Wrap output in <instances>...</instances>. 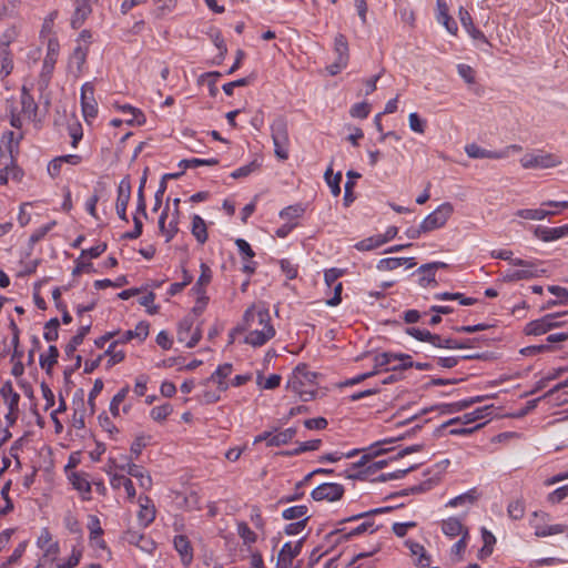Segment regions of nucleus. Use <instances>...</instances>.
Here are the masks:
<instances>
[{"label": "nucleus", "instance_id": "2", "mask_svg": "<svg viewBox=\"0 0 568 568\" xmlns=\"http://www.w3.org/2000/svg\"><path fill=\"white\" fill-rule=\"evenodd\" d=\"M271 131L276 158L283 161L287 160L290 139L286 119L277 116L271 124Z\"/></svg>", "mask_w": 568, "mask_h": 568}, {"label": "nucleus", "instance_id": "33", "mask_svg": "<svg viewBox=\"0 0 568 568\" xmlns=\"http://www.w3.org/2000/svg\"><path fill=\"white\" fill-rule=\"evenodd\" d=\"M168 210H169V207L166 206L160 215L159 229L163 234H165L166 242H170L174 237V235L179 232V227H178V221H171L169 223V227H165Z\"/></svg>", "mask_w": 568, "mask_h": 568}, {"label": "nucleus", "instance_id": "8", "mask_svg": "<svg viewBox=\"0 0 568 568\" xmlns=\"http://www.w3.org/2000/svg\"><path fill=\"white\" fill-rule=\"evenodd\" d=\"M344 493L345 489L343 485L336 483H324L313 489L311 496L315 501H336L344 496Z\"/></svg>", "mask_w": 568, "mask_h": 568}, {"label": "nucleus", "instance_id": "44", "mask_svg": "<svg viewBox=\"0 0 568 568\" xmlns=\"http://www.w3.org/2000/svg\"><path fill=\"white\" fill-rule=\"evenodd\" d=\"M150 439H151V436H149V435L141 434V435L136 436L134 442L131 445V448H130V452H131L130 459H132V458L138 459L143 450V448L148 446Z\"/></svg>", "mask_w": 568, "mask_h": 568}, {"label": "nucleus", "instance_id": "9", "mask_svg": "<svg viewBox=\"0 0 568 568\" xmlns=\"http://www.w3.org/2000/svg\"><path fill=\"white\" fill-rule=\"evenodd\" d=\"M81 106L85 120L95 118L98 114V103L94 99V88L91 82H87L81 88Z\"/></svg>", "mask_w": 568, "mask_h": 568}, {"label": "nucleus", "instance_id": "37", "mask_svg": "<svg viewBox=\"0 0 568 568\" xmlns=\"http://www.w3.org/2000/svg\"><path fill=\"white\" fill-rule=\"evenodd\" d=\"M301 369H303V365H297L291 377L288 378L287 381V385H286V388L292 390L293 393H295L296 395H298L301 392H303L304 389V386H306L304 383H303V379L300 377L298 374H301Z\"/></svg>", "mask_w": 568, "mask_h": 568}, {"label": "nucleus", "instance_id": "32", "mask_svg": "<svg viewBox=\"0 0 568 568\" xmlns=\"http://www.w3.org/2000/svg\"><path fill=\"white\" fill-rule=\"evenodd\" d=\"M59 349L54 345H50L48 355H40L39 363L41 368L45 369L48 374H51L53 366L58 363Z\"/></svg>", "mask_w": 568, "mask_h": 568}, {"label": "nucleus", "instance_id": "22", "mask_svg": "<svg viewBox=\"0 0 568 568\" xmlns=\"http://www.w3.org/2000/svg\"><path fill=\"white\" fill-rule=\"evenodd\" d=\"M402 354L395 353H382L374 357L375 366L373 371L379 372L381 368H385L386 372L392 371V367L399 363ZM393 372H395L393 369Z\"/></svg>", "mask_w": 568, "mask_h": 568}, {"label": "nucleus", "instance_id": "42", "mask_svg": "<svg viewBox=\"0 0 568 568\" xmlns=\"http://www.w3.org/2000/svg\"><path fill=\"white\" fill-rule=\"evenodd\" d=\"M324 178H325V181L326 183L328 184V186L331 187V192L334 196H338L339 193H341V181H342V173L338 172L336 173L335 175H333V170L332 168H327V170L325 171V174H324Z\"/></svg>", "mask_w": 568, "mask_h": 568}, {"label": "nucleus", "instance_id": "45", "mask_svg": "<svg viewBox=\"0 0 568 568\" xmlns=\"http://www.w3.org/2000/svg\"><path fill=\"white\" fill-rule=\"evenodd\" d=\"M119 109L124 112V113H130L132 114V119H129L126 120V123L130 124V125H133V124H138V125H141L145 122V118H144V114L136 108L130 105V104H124V105H121L119 106Z\"/></svg>", "mask_w": 568, "mask_h": 568}, {"label": "nucleus", "instance_id": "57", "mask_svg": "<svg viewBox=\"0 0 568 568\" xmlns=\"http://www.w3.org/2000/svg\"><path fill=\"white\" fill-rule=\"evenodd\" d=\"M458 74L465 80L466 83L473 84L475 83L476 72L475 70L465 63H460L457 65Z\"/></svg>", "mask_w": 568, "mask_h": 568}, {"label": "nucleus", "instance_id": "55", "mask_svg": "<svg viewBox=\"0 0 568 568\" xmlns=\"http://www.w3.org/2000/svg\"><path fill=\"white\" fill-rule=\"evenodd\" d=\"M126 284H128L126 276L122 275V276L118 277L114 282L111 280H108V278L106 280H98L94 282V287L97 290H103L109 286L121 287Z\"/></svg>", "mask_w": 568, "mask_h": 568}, {"label": "nucleus", "instance_id": "61", "mask_svg": "<svg viewBox=\"0 0 568 568\" xmlns=\"http://www.w3.org/2000/svg\"><path fill=\"white\" fill-rule=\"evenodd\" d=\"M68 130H69V134L72 139L71 145L73 148H77L78 143L80 142V140L82 139V135H83L82 126L79 122L75 121V122L69 124Z\"/></svg>", "mask_w": 568, "mask_h": 568}, {"label": "nucleus", "instance_id": "30", "mask_svg": "<svg viewBox=\"0 0 568 568\" xmlns=\"http://www.w3.org/2000/svg\"><path fill=\"white\" fill-rule=\"evenodd\" d=\"M192 234L200 244H204L207 241L206 224L200 215L192 217Z\"/></svg>", "mask_w": 568, "mask_h": 568}, {"label": "nucleus", "instance_id": "21", "mask_svg": "<svg viewBox=\"0 0 568 568\" xmlns=\"http://www.w3.org/2000/svg\"><path fill=\"white\" fill-rule=\"evenodd\" d=\"M385 450L379 449L374 452L373 454H365L361 457V459L353 464L354 469H361L363 473V480H365L368 476L378 471V469H374L373 463H369L373 457L381 455Z\"/></svg>", "mask_w": 568, "mask_h": 568}, {"label": "nucleus", "instance_id": "46", "mask_svg": "<svg viewBox=\"0 0 568 568\" xmlns=\"http://www.w3.org/2000/svg\"><path fill=\"white\" fill-rule=\"evenodd\" d=\"M217 164H219V160L215 158H212V159H197V158L184 159L179 163V165L184 169L197 168L201 165L213 166V165H217Z\"/></svg>", "mask_w": 568, "mask_h": 568}, {"label": "nucleus", "instance_id": "39", "mask_svg": "<svg viewBox=\"0 0 568 568\" xmlns=\"http://www.w3.org/2000/svg\"><path fill=\"white\" fill-rule=\"evenodd\" d=\"M305 516H310L308 507L305 505L288 507L282 513V517L285 520H301Z\"/></svg>", "mask_w": 568, "mask_h": 568}, {"label": "nucleus", "instance_id": "14", "mask_svg": "<svg viewBox=\"0 0 568 568\" xmlns=\"http://www.w3.org/2000/svg\"><path fill=\"white\" fill-rule=\"evenodd\" d=\"M481 496H483L481 491L478 490V488L474 487V488H470L468 491L452 498L446 504V507L455 508L458 506L474 505L481 498Z\"/></svg>", "mask_w": 568, "mask_h": 568}, {"label": "nucleus", "instance_id": "49", "mask_svg": "<svg viewBox=\"0 0 568 568\" xmlns=\"http://www.w3.org/2000/svg\"><path fill=\"white\" fill-rule=\"evenodd\" d=\"M237 534L243 539L244 545L254 544L257 539L256 534L244 521L237 524Z\"/></svg>", "mask_w": 568, "mask_h": 568}, {"label": "nucleus", "instance_id": "48", "mask_svg": "<svg viewBox=\"0 0 568 568\" xmlns=\"http://www.w3.org/2000/svg\"><path fill=\"white\" fill-rule=\"evenodd\" d=\"M129 386H124L122 387L112 398L111 403H110V412L112 414L113 417H118L119 414H120V410H119V407H120V404L123 403V400L125 399V397L128 396V393H129Z\"/></svg>", "mask_w": 568, "mask_h": 568}, {"label": "nucleus", "instance_id": "6", "mask_svg": "<svg viewBox=\"0 0 568 568\" xmlns=\"http://www.w3.org/2000/svg\"><path fill=\"white\" fill-rule=\"evenodd\" d=\"M564 314L565 313L547 314L539 320L531 321L525 326V333L527 335L535 336L546 334L552 328L559 327L561 325L559 322H557V318Z\"/></svg>", "mask_w": 568, "mask_h": 568}, {"label": "nucleus", "instance_id": "60", "mask_svg": "<svg viewBox=\"0 0 568 568\" xmlns=\"http://www.w3.org/2000/svg\"><path fill=\"white\" fill-rule=\"evenodd\" d=\"M155 294L149 292L146 295L139 300L140 305L148 307V313L154 315L159 312V306L154 305Z\"/></svg>", "mask_w": 568, "mask_h": 568}, {"label": "nucleus", "instance_id": "5", "mask_svg": "<svg viewBox=\"0 0 568 568\" xmlns=\"http://www.w3.org/2000/svg\"><path fill=\"white\" fill-rule=\"evenodd\" d=\"M520 163L525 169H550L561 164V160L556 154L540 152L538 154L524 155L520 159Z\"/></svg>", "mask_w": 568, "mask_h": 568}, {"label": "nucleus", "instance_id": "51", "mask_svg": "<svg viewBox=\"0 0 568 568\" xmlns=\"http://www.w3.org/2000/svg\"><path fill=\"white\" fill-rule=\"evenodd\" d=\"M172 412L173 407L170 404H163L161 406H155L151 409V417L155 422H163Z\"/></svg>", "mask_w": 568, "mask_h": 568}, {"label": "nucleus", "instance_id": "25", "mask_svg": "<svg viewBox=\"0 0 568 568\" xmlns=\"http://www.w3.org/2000/svg\"><path fill=\"white\" fill-rule=\"evenodd\" d=\"M89 519L88 528L90 530V540L93 541L97 547L104 549L106 546L105 541L101 538L103 529L100 519L94 515H91Z\"/></svg>", "mask_w": 568, "mask_h": 568}, {"label": "nucleus", "instance_id": "58", "mask_svg": "<svg viewBox=\"0 0 568 568\" xmlns=\"http://www.w3.org/2000/svg\"><path fill=\"white\" fill-rule=\"evenodd\" d=\"M408 121L412 131L420 134L425 132L426 121L423 120L416 112L409 114Z\"/></svg>", "mask_w": 568, "mask_h": 568}, {"label": "nucleus", "instance_id": "23", "mask_svg": "<svg viewBox=\"0 0 568 568\" xmlns=\"http://www.w3.org/2000/svg\"><path fill=\"white\" fill-rule=\"evenodd\" d=\"M442 531L447 537L454 538L457 536H463L465 531H468V528L465 527L460 519L456 517H449L442 523Z\"/></svg>", "mask_w": 568, "mask_h": 568}, {"label": "nucleus", "instance_id": "52", "mask_svg": "<svg viewBox=\"0 0 568 568\" xmlns=\"http://www.w3.org/2000/svg\"><path fill=\"white\" fill-rule=\"evenodd\" d=\"M310 518L311 516H305L301 520H296L295 523L286 525L284 528V532L287 536H293L302 532L305 529Z\"/></svg>", "mask_w": 568, "mask_h": 568}, {"label": "nucleus", "instance_id": "18", "mask_svg": "<svg viewBox=\"0 0 568 568\" xmlns=\"http://www.w3.org/2000/svg\"><path fill=\"white\" fill-rule=\"evenodd\" d=\"M174 548L180 554L183 565H190L193 559V550L187 537L183 535L175 536Z\"/></svg>", "mask_w": 568, "mask_h": 568}, {"label": "nucleus", "instance_id": "11", "mask_svg": "<svg viewBox=\"0 0 568 568\" xmlns=\"http://www.w3.org/2000/svg\"><path fill=\"white\" fill-rule=\"evenodd\" d=\"M59 49H60V45H59L58 39L50 38L48 41V45H47V54H45V58L43 60V65H42V72H41L42 78L50 79V77L53 72L54 65L57 63V59L59 55Z\"/></svg>", "mask_w": 568, "mask_h": 568}, {"label": "nucleus", "instance_id": "4", "mask_svg": "<svg viewBox=\"0 0 568 568\" xmlns=\"http://www.w3.org/2000/svg\"><path fill=\"white\" fill-rule=\"evenodd\" d=\"M454 212V207L449 202H445L439 205L434 212L428 214L422 222V230L430 232L443 227L450 215Z\"/></svg>", "mask_w": 568, "mask_h": 568}, {"label": "nucleus", "instance_id": "50", "mask_svg": "<svg viewBox=\"0 0 568 568\" xmlns=\"http://www.w3.org/2000/svg\"><path fill=\"white\" fill-rule=\"evenodd\" d=\"M507 513L508 516L514 520L521 519L525 515L524 501L521 499L510 501L507 506Z\"/></svg>", "mask_w": 568, "mask_h": 568}, {"label": "nucleus", "instance_id": "26", "mask_svg": "<svg viewBox=\"0 0 568 568\" xmlns=\"http://www.w3.org/2000/svg\"><path fill=\"white\" fill-rule=\"evenodd\" d=\"M437 20L453 34L457 32V24L448 14V7L445 0H437Z\"/></svg>", "mask_w": 568, "mask_h": 568}, {"label": "nucleus", "instance_id": "20", "mask_svg": "<svg viewBox=\"0 0 568 568\" xmlns=\"http://www.w3.org/2000/svg\"><path fill=\"white\" fill-rule=\"evenodd\" d=\"M232 369L233 366L230 363L220 365L206 382L216 383L219 392H225L229 388V384L225 383L224 379L230 376Z\"/></svg>", "mask_w": 568, "mask_h": 568}, {"label": "nucleus", "instance_id": "28", "mask_svg": "<svg viewBox=\"0 0 568 568\" xmlns=\"http://www.w3.org/2000/svg\"><path fill=\"white\" fill-rule=\"evenodd\" d=\"M91 329V324L81 326L78 331V333L70 339V342L67 344L64 352L65 355L71 357L73 353L75 352L77 347L83 343V339L89 334Z\"/></svg>", "mask_w": 568, "mask_h": 568}, {"label": "nucleus", "instance_id": "56", "mask_svg": "<svg viewBox=\"0 0 568 568\" xmlns=\"http://www.w3.org/2000/svg\"><path fill=\"white\" fill-rule=\"evenodd\" d=\"M369 112H371V105L367 102L356 103L349 110L351 116L358 118V119L367 118Z\"/></svg>", "mask_w": 568, "mask_h": 568}, {"label": "nucleus", "instance_id": "31", "mask_svg": "<svg viewBox=\"0 0 568 568\" xmlns=\"http://www.w3.org/2000/svg\"><path fill=\"white\" fill-rule=\"evenodd\" d=\"M21 108L22 112L28 114L29 116H36L38 111V104L36 103L33 97L27 87H22L21 90Z\"/></svg>", "mask_w": 568, "mask_h": 568}, {"label": "nucleus", "instance_id": "64", "mask_svg": "<svg viewBox=\"0 0 568 568\" xmlns=\"http://www.w3.org/2000/svg\"><path fill=\"white\" fill-rule=\"evenodd\" d=\"M566 497H568V485L559 487L552 493H550L548 495V501H550L551 504H558Z\"/></svg>", "mask_w": 568, "mask_h": 568}, {"label": "nucleus", "instance_id": "3", "mask_svg": "<svg viewBox=\"0 0 568 568\" xmlns=\"http://www.w3.org/2000/svg\"><path fill=\"white\" fill-rule=\"evenodd\" d=\"M510 263L514 266H519L521 268L508 271L503 277V281L507 283H513L521 280H531L545 273V270H538V265L534 261L515 258L510 260Z\"/></svg>", "mask_w": 568, "mask_h": 568}, {"label": "nucleus", "instance_id": "10", "mask_svg": "<svg viewBox=\"0 0 568 568\" xmlns=\"http://www.w3.org/2000/svg\"><path fill=\"white\" fill-rule=\"evenodd\" d=\"M131 199V182L130 179L126 176L121 180L118 186V197L115 203V210L118 216L124 221L128 222L126 216V207Z\"/></svg>", "mask_w": 568, "mask_h": 568}, {"label": "nucleus", "instance_id": "40", "mask_svg": "<svg viewBox=\"0 0 568 568\" xmlns=\"http://www.w3.org/2000/svg\"><path fill=\"white\" fill-rule=\"evenodd\" d=\"M118 344H120V341L118 339L112 342L103 354V356L110 357L108 362L109 367L121 363L125 358V353L122 349H116Z\"/></svg>", "mask_w": 568, "mask_h": 568}, {"label": "nucleus", "instance_id": "54", "mask_svg": "<svg viewBox=\"0 0 568 568\" xmlns=\"http://www.w3.org/2000/svg\"><path fill=\"white\" fill-rule=\"evenodd\" d=\"M382 245H383V241L379 240L378 235H376V236H371L368 239H365V240L356 243L355 247L358 251H371V250H374Z\"/></svg>", "mask_w": 568, "mask_h": 568}, {"label": "nucleus", "instance_id": "41", "mask_svg": "<svg viewBox=\"0 0 568 568\" xmlns=\"http://www.w3.org/2000/svg\"><path fill=\"white\" fill-rule=\"evenodd\" d=\"M554 212L546 211L542 209H523L518 210L516 215L525 220H544L545 217L552 215Z\"/></svg>", "mask_w": 568, "mask_h": 568}, {"label": "nucleus", "instance_id": "35", "mask_svg": "<svg viewBox=\"0 0 568 568\" xmlns=\"http://www.w3.org/2000/svg\"><path fill=\"white\" fill-rule=\"evenodd\" d=\"M193 325L194 318L192 316H186L180 322L178 327V341L180 343H184L187 346V341H190Z\"/></svg>", "mask_w": 568, "mask_h": 568}, {"label": "nucleus", "instance_id": "1", "mask_svg": "<svg viewBox=\"0 0 568 568\" xmlns=\"http://www.w3.org/2000/svg\"><path fill=\"white\" fill-rule=\"evenodd\" d=\"M250 331L244 343L253 347L263 346L275 336V328L271 325V315L266 307L252 305L243 315L242 328Z\"/></svg>", "mask_w": 568, "mask_h": 568}, {"label": "nucleus", "instance_id": "7", "mask_svg": "<svg viewBox=\"0 0 568 568\" xmlns=\"http://www.w3.org/2000/svg\"><path fill=\"white\" fill-rule=\"evenodd\" d=\"M374 521L372 520H365L361 525H358L356 528L352 529L348 532H344V529H335L327 534L325 536V539L331 542V548L335 547L342 541H346L351 539L354 536H358L361 534H364L367 530H371L372 532L375 530L374 528Z\"/></svg>", "mask_w": 568, "mask_h": 568}, {"label": "nucleus", "instance_id": "27", "mask_svg": "<svg viewBox=\"0 0 568 568\" xmlns=\"http://www.w3.org/2000/svg\"><path fill=\"white\" fill-rule=\"evenodd\" d=\"M334 51L336 53V60L341 61V64H348L349 49L348 42L344 34L338 33L334 40Z\"/></svg>", "mask_w": 568, "mask_h": 568}, {"label": "nucleus", "instance_id": "53", "mask_svg": "<svg viewBox=\"0 0 568 568\" xmlns=\"http://www.w3.org/2000/svg\"><path fill=\"white\" fill-rule=\"evenodd\" d=\"M54 225H55V221H51L50 223L36 230L29 239L30 245L32 246L36 243H38L39 241H41L53 229Z\"/></svg>", "mask_w": 568, "mask_h": 568}, {"label": "nucleus", "instance_id": "43", "mask_svg": "<svg viewBox=\"0 0 568 568\" xmlns=\"http://www.w3.org/2000/svg\"><path fill=\"white\" fill-rule=\"evenodd\" d=\"M110 463L112 464V467L120 470H125L130 476L135 477L138 479L144 475L143 468L136 464H133L131 460L121 465L116 464L114 459H110Z\"/></svg>", "mask_w": 568, "mask_h": 568}, {"label": "nucleus", "instance_id": "24", "mask_svg": "<svg viewBox=\"0 0 568 568\" xmlns=\"http://www.w3.org/2000/svg\"><path fill=\"white\" fill-rule=\"evenodd\" d=\"M149 323L142 321L136 324L134 329H129L124 332L118 341H120V343H126L133 338H138L141 342H143L149 335Z\"/></svg>", "mask_w": 568, "mask_h": 568}, {"label": "nucleus", "instance_id": "38", "mask_svg": "<svg viewBox=\"0 0 568 568\" xmlns=\"http://www.w3.org/2000/svg\"><path fill=\"white\" fill-rule=\"evenodd\" d=\"M347 181L345 183L344 204L348 206L354 200L353 189L355 186V180L361 178V174L355 171H348Z\"/></svg>", "mask_w": 568, "mask_h": 568}, {"label": "nucleus", "instance_id": "36", "mask_svg": "<svg viewBox=\"0 0 568 568\" xmlns=\"http://www.w3.org/2000/svg\"><path fill=\"white\" fill-rule=\"evenodd\" d=\"M124 540H126L131 545H135L143 550H148L149 545H153L143 534L139 531L129 529L124 532Z\"/></svg>", "mask_w": 568, "mask_h": 568}, {"label": "nucleus", "instance_id": "29", "mask_svg": "<svg viewBox=\"0 0 568 568\" xmlns=\"http://www.w3.org/2000/svg\"><path fill=\"white\" fill-rule=\"evenodd\" d=\"M296 435V428L290 427L282 432L273 433L270 437V447H278L290 443Z\"/></svg>", "mask_w": 568, "mask_h": 568}, {"label": "nucleus", "instance_id": "12", "mask_svg": "<svg viewBox=\"0 0 568 568\" xmlns=\"http://www.w3.org/2000/svg\"><path fill=\"white\" fill-rule=\"evenodd\" d=\"M491 409H493L491 405L479 407L471 413L465 414L463 417L452 418L447 423L443 424V427L458 425V424L468 425V424L475 423V422L480 420V419L487 417L488 415H490Z\"/></svg>", "mask_w": 568, "mask_h": 568}, {"label": "nucleus", "instance_id": "63", "mask_svg": "<svg viewBox=\"0 0 568 568\" xmlns=\"http://www.w3.org/2000/svg\"><path fill=\"white\" fill-rule=\"evenodd\" d=\"M548 291L558 297L560 305H568V290L557 285L548 286Z\"/></svg>", "mask_w": 568, "mask_h": 568}, {"label": "nucleus", "instance_id": "59", "mask_svg": "<svg viewBox=\"0 0 568 568\" xmlns=\"http://www.w3.org/2000/svg\"><path fill=\"white\" fill-rule=\"evenodd\" d=\"M155 518V509L153 507H148L141 505V509L139 511V519L144 527H148Z\"/></svg>", "mask_w": 568, "mask_h": 568}, {"label": "nucleus", "instance_id": "19", "mask_svg": "<svg viewBox=\"0 0 568 568\" xmlns=\"http://www.w3.org/2000/svg\"><path fill=\"white\" fill-rule=\"evenodd\" d=\"M537 237L545 242L555 241L568 234V224L558 227H541L535 230Z\"/></svg>", "mask_w": 568, "mask_h": 568}, {"label": "nucleus", "instance_id": "13", "mask_svg": "<svg viewBox=\"0 0 568 568\" xmlns=\"http://www.w3.org/2000/svg\"><path fill=\"white\" fill-rule=\"evenodd\" d=\"M466 154L471 159H505L508 156L507 151H489L476 143L467 144L465 146Z\"/></svg>", "mask_w": 568, "mask_h": 568}, {"label": "nucleus", "instance_id": "47", "mask_svg": "<svg viewBox=\"0 0 568 568\" xmlns=\"http://www.w3.org/2000/svg\"><path fill=\"white\" fill-rule=\"evenodd\" d=\"M60 326V322L57 317L49 320L44 325V334L43 337L48 342L57 341L59 337L58 328Z\"/></svg>", "mask_w": 568, "mask_h": 568}, {"label": "nucleus", "instance_id": "62", "mask_svg": "<svg viewBox=\"0 0 568 568\" xmlns=\"http://www.w3.org/2000/svg\"><path fill=\"white\" fill-rule=\"evenodd\" d=\"M257 168H258V164L255 161H253L244 166H241V168L234 170L231 173V176L233 179L245 178V176L250 175L251 173H253Z\"/></svg>", "mask_w": 568, "mask_h": 568}, {"label": "nucleus", "instance_id": "16", "mask_svg": "<svg viewBox=\"0 0 568 568\" xmlns=\"http://www.w3.org/2000/svg\"><path fill=\"white\" fill-rule=\"evenodd\" d=\"M92 12L89 0H75V10L71 19V27L79 29Z\"/></svg>", "mask_w": 568, "mask_h": 568}, {"label": "nucleus", "instance_id": "34", "mask_svg": "<svg viewBox=\"0 0 568 568\" xmlns=\"http://www.w3.org/2000/svg\"><path fill=\"white\" fill-rule=\"evenodd\" d=\"M410 367H416L419 371H427L432 368L430 363H415L410 355H400L399 363L392 367L394 371H405Z\"/></svg>", "mask_w": 568, "mask_h": 568}, {"label": "nucleus", "instance_id": "15", "mask_svg": "<svg viewBox=\"0 0 568 568\" xmlns=\"http://www.w3.org/2000/svg\"><path fill=\"white\" fill-rule=\"evenodd\" d=\"M402 265H406L407 268H410L416 265L414 257H387L382 258L377 263V270L379 271H393L398 268Z\"/></svg>", "mask_w": 568, "mask_h": 568}, {"label": "nucleus", "instance_id": "17", "mask_svg": "<svg viewBox=\"0 0 568 568\" xmlns=\"http://www.w3.org/2000/svg\"><path fill=\"white\" fill-rule=\"evenodd\" d=\"M530 525L535 530V536L539 538L548 537L551 535L562 534L567 530V526L561 524L547 525L530 519Z\"/></svg>", "mask_w": 568, "mask_h": 568}]
</instances>
